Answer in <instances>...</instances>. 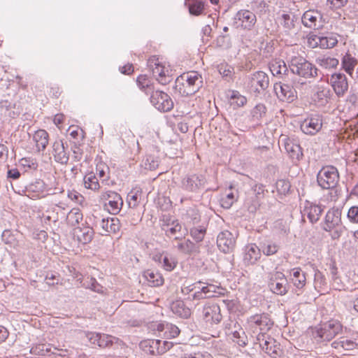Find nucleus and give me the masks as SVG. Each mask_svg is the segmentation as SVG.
Returning <instances> with one entry per match:
<instances>
[{"mask_svg":"<svg viewBox=\"0 0 358 358\" xmlns=\"http://www.w3.org/2000/svg\"><path fill=\"white\" fill-rule=\"evenodd\" d=\"M202 77L197 71L184 73L176 78V89L182 96L195 94L201 87Z\"/></svg>","mask_w":358,"mask_h":358,"instance_id":"1","label":"nucleus"},{"mask_svg":"<svg viewBox=\"0 0 358 358\" xmlns=\"http://www.w3.org/2000/svg\"><path fill=\"white\" fill-rule=\"evenodd\" d=\"M148 63L153 76L160 84L166 85L171 82L173 70L169 62L162 58L153 56L150 58Z\"/></svg>","mask_w":358,"mask_h":358,"instance_id":"2","label":"nucleus"},{"mask_svg":"<svg viewBox=\"0 0 358 358\" xmlns=\"http://www.w3.org/2000/svg\"><path fill=\"white\" fill-rule=\"evenodd\" d=\"M273 325V322L268 313H256L247 320V327L253 334H257V340L268 332Z\"/></svg>","mask_w":358,"mask_h":358,"instance_id":"3","label":"nucleus"},{"mask_svg":"<svg viewBox=\"0 0 358 358\" xmlns=\"http://www.w3.org/2000/svg\"><path fill=\"white\" fill-rule=\"evenodd\" d=\"M323 228L328 231L333 239H338L344 230L341 222V211L338 208H331L325 216Z\"/></svg>","mask_w":358,"mask_h":358,"instance_id":"4","label":"nucleus"},{"mask_svg":"<svg viewBox=\"0 0 358 358\" xmlns=\"http://www.w3.org/2000/svg\"><path fill=\"white\" fill-rule=\"evenodd\" d=\"M338 181V171L333 166H323L317 175V184L323 189H330L336 187Z\"/></svg>","mask_w":358,"mask_h":358,"instance_id":"5","label":"nucleus"},{"mask_svg":"<svg viewBox=\"0 0 358 358\" xmlns=\"http://www.w3.org/2000/svg\"><path fill=\"white\" fill-rule=\"evenodd\" d=\"M290 67L293 73L304 78L317 76V68L302 57H294L291 60Z\"/></svg>","mask_w":358,"mask_h":358,"instance_id":"6","label":"nucleus"},{"mask_svg":"<svg viewBox=\"0 0 358 358\" xmlns=\"http://www.w3.org/2000/svg\"><path fill=\"white\" fill-rule=\"evenodd\" d=\"M268 287L278 295H285L288 292L287 278L282 272L274 271L268 274Z\"/></svg>","mask_w":358,"mask_h":358,"instance_id":"7","label":"nucleus"},{"mask_svg":"<svg viewBox=\"0 0 358 358\" xmlns=\"http://www.w3.org/2000/svg\"><path fill=\"white\" fill-rule=\"evenodd\" d=\"M343 326L341 323L337 320H329L322 324L320 327L317 328L315 331L316 336L322 341H329L336 335L341 333Z\"/></svg>","mask_w":358,"mask_h":358,"instance_id":"8","label":"nucleus"},{"mask_svg":"<svg viewBox=\"0 0 358 358\" xmlns=\"http://www.w3.org/2000/svg\"><path fill=\"white\" fill-rule=\"evenodd\" d=\"M151 104L160 112H169L173 108V101L171 96L164 91L155 90L151 93Z\"/></svg>","mask_w":358,"mask_h":358,"instance_id":"9","label":"nucleus"},{"mask_svg":"<svg viewBox=\"0 0 358 358\" xmlns=\"http://www.w3.org/2000/svg\"><path fill=\"white\" fill-rule=\"evenodd\" d=\"M100 199L108 202L105 203L107 210L113 215H117L122 208L123 200L121 196L115 192L106 191L101 193Z\"/></svg>","mask_w":358,"mask_h":358,"instance_id":"10","label":"nucleus"},{"mask_svg":"<svg viewBox=\"0 0 358 358\" xmlns=\"http://www.w3.org/2000/svg\"><path fill=\"white\" fill-rule=\"evenodd\" d=\"M329 83L338 97L344 96L349 88L348 78L342 73H333Z\"/></svg>","mask_w":358,"mask_h":358,"instance_id":"11","label":"nucleus"},{"mask_svg":"<svg viewBox=\"0 0 358 358\" xmlns=\"http://www.w3.org/2000/svg\"><path fill=\"white\" fill-rule=\"evenodd\" d=\"M202 316L204 322L210 325L219 324L222 320L221 308L215 303H208L203 306Z\"/></svg>","mask_w":358,"mask_h":358,"instance_id":"12","label":"nucleus"},{"mask_svg":"<svg viewBox=\"0 0 358 358\" xmlns=\"http://www.w3.org/2000/svg\"><path fill=\"white\" fill-rule=\"evenodd\" d=\"M152 259L160 264L161 267L166 271L171 272L178 266V261L177 257L168 252H157L152 256Z\"/></svg>","mask_w":358,"mask_h":358,"instance_id":"13","label":"nucleus"},{"mask_svg":"<svg viewBox=\"0 0 358 358\" xmlns=\"http://www.w3.org/2000/svg\"><path fill=\"white\" fill-rule=\"evenodd\" d=\"M323 124L320 115H315L306 118L301 124V131L307 135L313 136L317 134Z\"/></svg>","mask_w":358,"mask_h":358,"instance_id":"14","label":"nucleus"},{"mask_svg":"<svg viewBox=\"0 0 358 358\" xmlns=\"http://www.w3.org/2000/svg\"><path fill=\"white\" fill-rule=\"evenodd\" d=\"M280 141L289 156L296 160H300L303 157V152L300 145L294 139L282 135Z\"/></svg>","mask_w":358,"mask_h":358,"instance_id":"15","label":"nucleus"},{"mask_svg":"<svg viewBox=\"0 0 358 358\" xmlns=\"http://www.w3.org/2000/svg\"><path fill=\"white\" fill-rule=\"evenodd\" d=\"M217 245L219 249L224 253H229L234 249L236 240L230 231H224L220 233L217 236Z\"/></svg>","mask_w":358,"mask_h":358,"instance_id":"16","label":"nucleus"},{"mask_svg":"<svg viewBox=\"0 0 358 358\" xmlns=\"http://www.w3.org/2000/svg\"><path fill=\"white\" fill-rule=\"evenodd\" d=\"M162 228L167 236L175 239H180L187 234V230L182 229V225L178 220H173L171 223L163 224Z\"/></svg>","mask_w":358,"mask_h":358,"instance_id":"17","label":"nucleus"},{"mask_svg":"<svg viewBox=\"0 0 358 358\" xmlns=\"http://www.w3.org/2000/svg\"><path fill=\"white\" fill-rule=\"evenodd\" d=\"M238 26L243 29L250 30L256 23V15L248 10L239 11L236 15Z\"/></svg>","mask_w":358,"mask_h":358,"instance_id":"18","label":"nucleus"},{"mask_svg":"<svg viewBox=\"0 0 358 358\" xmlns=\"http://www.w3.org/2000/svg\"><path fill=\"white\" fill-rule=\"evenodd\" d=\"M274 90L277 96L282 101L292 102L296 98L295 91L289 85L276 83Z\"/></svg>","mask_w":358,"mask_h":358,"instance_id":"19","label":"nucleus"},{"mask_svg":"<svg viewBox=\"0 0 358 358\" xmlns=\"http://www.w3.org/2000/svg\"><path fill=\"white\" fill-rule=\"evenodd\" d=\"M322 15L317 10H308L302 16L303 24L310 29H316L317 25L322 20Z\"/></svg>","mask_w":358,"mask_h":358,"instance_id":"20","label":"nucleus"},{"mask_svg":"<svg viewBox=\"0 0 358 358\" xmlns=\"http://www.w3.org/2000/svg\"><path fill=\"white\" fill-rule=\"evenodd\" d=\"M94 234V229L88 226L76 227L73 229L74 238L82 244L90 243L93 239Z\"/></svg>","mask_w":358,"mask_h":358,"instance_id":"21","label":"nucleus"},{"mask_svg":"<svg viewBox=\"0 0 358 358\" xmlns=\"http://www.w3.org/2000/svg\"><path fill=\"white\" fill-rule=\"evenodd\" d=\"M52 155L55 160L61 164H66L69 161V154L66 152L62 140L55 141L52 145Z\"/></svg>","mask_w":358,"mask_h":358,"instance_id":"22","label":"nucleus"},{"mask_svg":"<svg viewBox=\"0 0 358 358\" xmlns=\"http://www.w3.org/2000/svg\"><path fill=\"white\" fill-rule=\"evenodd\" d=\"M261 255V250L256 244L250 243L245 247L243 259L247 264H254Z\"/></svg>","mask_w":358,"mask_h":358,"instance_id":"23","label":"nucleus"},{"mask_svg":"<svg viewBox=\"0 0 358 358\" xmlns=\"http://www.w3.org/2000/svg\"><path fill=\"white\" fill-rule=\"evenodd\" d=\"M87 336L92 344L101 348H107L113 344V337L107 334L91 332Z\"/></svg>","mask_w":358,"mask_h":358,"instance_id":"24","label":"nucleus"},{"mask_svg":"<svg viewBox=\"0 0 358 358\" xmlns=\"http://www.w3.org/2000/svg\"><path fill=\"white\" fill-rule=\"evenodd\" d=\"M322 208L316 204L307 202L303 209V216H306L312 223L317 222L322 215Z\"/></svg>","mask_w":358,"mask_h":358,"instance_id":"25","label":"nucleus"},{"mask_svg":"<svg viewBox=\"0 0 358 358\" xmlns=\"http://www.w3.org/2000/svg\"><path fill=\"white\" fill-rule=\"evenodd\" d=\"M143 276L150 287H159L164 283V278L159 271L147 269L143 272Z\"/></svg>","mask_w":358,"mask_h":358,"instance_id":"26","label":"nucleus"},{"mask_svg":"<svg viewBox=\"0 0 358 358\" xmlns=\"http://www.w3.org/2000/svg\"><path fill=\"white\" fill-rule=\"evenodd\" d=\"M120 222L117 217L103 219L101 222L103 234H116L120 231Z\"/></svg>","mask_w":358,"mask_h":358,"instance_id":"27","label":"nucleus"},{"mask_svg":"<svg viewBox=\"0 0 358 358\" xmlns=\"http://www.w3.org/2000/svg\"><path fill=\"white\" fill-rule=\"evenodd\" d=\"M172 312L182 318H189L192 315V310L187 307L183 301L176 300L171 304Z\"/></svg>","mask_w":358,"mask_h":358,"instance_id":"28","label":"nucleus"},{"mask_svg":"<svg viewBox=\"0 0 358 358\" xmlns=\"http://www.w3.org/2000/svg\"><path fill=\"white\" fill-rule=\"evenodd\" d=\"M33 140L38 151H43L49 141L48 133L44 129H38L34 134Z\"/></svg>","mask_w":358,"mask_h":358,"instance_id":"29","label":"nucleus"},{"mask_svg":"<svg viewBox=\"0 0 358 358\" xmlns=\"http://www.w3.org/2000/svg\"><path fill=\"white\" fill-rule=\"evenodd\" d=\"M291 280L294 287L297 289H303L306 284V273L302 271L300 267L294 268L291 271Z\"/></svg>","mask_w":358,"mask_h":358,"instance_id":"30","label":"nucleus"},{"mask_svg":"<svg viewBox=\"0 0 358 358\" xmlns=\"http://www.w3.org/2000/svg\"><path fill=\"white\" fill-rule=\"evenodd\" d=\"M83 220V215L81 210L78 208H73L67 213L65 221L68 226L76 228Z\"/></svg>","mask_w":358,"mask_h":358,"instance_id":"31","label":"nucleus"},{"mask_svg":"<svg viewBox=\"0 0 358 358\" xmlns=\"http://www.w3.org/2000/svg\"><path fill=\"white\" fill-rule=\"evenodd\" d=\"M268 77L263 71L255 72L251 79V85L255 87L257 90L259 87L261 90H265L268 86Z\"/></svg>","mask_w":358,"mask_h":358,"instance_id":"32","label":"nucleus"},{"mask_svg":"<svg viewBox=\"0 0 358 358\" xmlns=\"http://www.w3.org/2000/svg\"><path fill=\"white\" fill-rule=\"evenodd\" d=\"M136 83L141 90L148 94L154 90V83L147 75H140L137 77Z\"/></svg>","mask_w":358,"mask_h":358,"instance_id":"33","label":"nucleus"},{"mask_svg":"<svg viewBox=\"0 0 358 358\" xmlns=\"http://www.w3.org/2000/svg\"><path fill=\"white\" fill-rule=\"evenodd\" d=\"M159 345L158 340L147 339L140 343V348L148 355H157V347Z\"/></svg>","mask_w":358,"mask_h":358,"instance_id":"34","label":"nucleus"},{"mask_svg":"<svg viewBox=\"0 0 358 358\" xmlns=\"http://www.w3.org/2000/svg\"><path fill=\"white\" fill-rule=\"evenodd\" d=\"M341 63L345 71L352 76L354 69L357 64V60L351 55L347 53L343 56Z\"/></svg>","mask_w":358,"mask_h":358,"instance_id":"35","label":"nucleus"},{"mask_svg":"<svg viewBox=\"0 0 358 358\" xmlns=\"http://www.w3.org/2000/svg\"><path fill=\"white\" fill-rule=\"evenodd\" d=\"M247 103V99L245 96L240 94L238 91H232L229 96V103L234 108L243 106Z\"/></svg>","mask_w":358,"mask_h":358,"instance_id":"36","label":"nucleus"},{"mask_svg":"<svg viewBox=\"0 0 358 358\" xmlns=\"http://www.w3.org/2000/svg\"><path fill=\"white\" fill-rule=\"evenodd\" d=\"M270 70L273 75L280 76L285 74L287 69L283 60L275 59L270 64Z\"/></svg>","mask_w":358,"mask_h":358,"instance_id":"37","label":"nucleus"},{"mask_svg":"<svg viewBox=\"0 0 358 358\" xmlns=\"http://www.w3.org/2000/svg\"><path fill=\"white\" fill-rule=\"evenodd\" d=\"M215 292V287L213 285H208L203 287L199 291L196 292L193 294V299L201 300L205 298L210 297Z\"/></svg>","mask_w":358,"mask_h":358,"instance_id":"38","label":"nucleus"},{"mask_svg":"<svg viewBox=\"0 0 358 358\" xmlns=\"http://www.w3.org/2000/svg\"><path fill=\"white\" fill-rule=\"evenodd\" d=\"M85 187L93 191H98L100 185L96 176L93 173L87 174L84 178Z\"/></svg>","mask_w":358,"mask_h":358,"instance_id":"39","label":"nucleus"},{"mask_svg":"<svg viewBox=\"0 0 358 358\" xmlns=\"http://www.w3.org/2000/svg\"><path fill=\"white\" fill-rule=\"evenodd\" d=\"M232 340L240 346H245L248 344L247 336L242 328L232 332Z\"/></svg>","mask_w":358,"mask_h":358,"instance_id":"40","label":"nucleus"},{"mask_svg":"<svg viewBox=\"0 0 358 358\" xmlns=\"http://www.w3.org/2000/svg\"><path fill=\"white\" fill-rule=\"evenodd\" d=\"M332 346L338 350L343 349L345 350H350L354 349L357 344L348 339H343L339 341H334L332 343Z\"/></svg>","mask_w":358,"mask_h":358,"instance_id":"41","label":"nucleus"},{"mask_svg":"<svg viewBox=\"0 0 358 358\" xmlns=\"http://www.w3.org/2000/svg\"><path fill=\"white\" fill-rule=\"evenodd\" d=\"M96 172L99 177L103 180L109 178L110 169L108 166L102 161L96 163Z\"/></svg>","mask_w":358,"mask_h":358,"instance_id":"42","label":"nucleus"},{"mask_svg":"<svg viewBox=\"0 0 358 358\" xmlns=\"http://www.w3.org/2000/svg\"><path fill=\"white\" fill-rule=\"evenodd\" d=\"M338 43V40L334 36L320 37V47L322 48H332Z\"/></svg>","mask_w":358,"mask_h":358,"instance_id":"43","label":"nucleus"},{"mask_svg":"<svg viewBox=\"0 0 358 358\" xmlns=\"http://www.w3.org/2000/svg\"><path fill=\"white\" fill-rule=\"evenodd\" d=\"M180 334L178 327L172 324H166V328L163 334V338L166 339L173 338Z\"/></svg>","mask_w":358,"mask_h":358,"instance_id":"44","label":"nucleus"},{"mask_svg":"<svg viewBox=\"0 0 358 358\" xmlns=\"http://www.w3.org/2000/svg\"><path fill=\"white\" fill-rule=\"evenodd\" d=\"M178 248L180 251L185 254H190L196 249L194 243L189 240H185L180 243Z\"/></svg>","mask_w":358,"mask_h":358,"instance_id":"45","label":"nucleus"},{"mask_svg":"<svg viewBox=\"0 0 358 358\" xmlns=\"http://www.w3.org/2000/svg\"><path fill=\"white\" fill-rule=\"evenodd\" d=\"M69 132L70 136L75 140L81 139L83 140L85 138V132L84 131L78 127V126H70L69 128Z\"/></svg>","mask_w":358,"mask_h":358,"instance_id":"46","label":"nucleus"},{"mask_svg":"<svg viewBox=\"0 0 358 358\" xmlns=\"http://www.w3.org/2000/svg\"><path fill=\"white\" fill-rule=\"evenodd\" d=\"M206 232V229L203 227H194L190 230V235L196 241L200 242L203 239Z\"/></svg>","mask_w":358,"mask_h":358,"instance_id":"47","label":"nucleus"},{"mask_svg":"<svg viewBox=\"0 0 358 358\" xmlns=\"http://www.w3.org/2000/svg\"><path fill=\"white\" fill-rule=\"evenodd\" d=\"M338 64V60L333 57H324L320 61V65L326 69L336 68Z\"/></svg>","mask_w":358,"mask_h":358,"instance_id":"48","label":"nucleus"},{"mask_svg":"<svg viewBox=\"0 0 358 358\" xmlns=\"http://www.w3.org/2000/svg\"><path fill=\"white\" fill-rule=\"evenodd\" d=\"M67 196L69 199H71L76 203L83 205L85 202L84 196L76 190L69 191Z\"/></svg>","mask_w":358,"mask_h":358,"instance_id":"49","label":"nucleus"},{"mask_svg":"<svg viewBox=\"0 0 358 358\" xmlns=\"http://www.w3.org/2000/svg\"><path fill=\"white\" fill-rule=\"evenodd\" d=\"M180 358H213L211 354L206 351H199L193 353H184Z\"/></svg>","mask_w":358,"mask_h":358,"instance_id":"50","label":"nucleus"},{"mask_svg":"<svg viewBox=\"0 0 358 358\" xmlns=\"http://www.w3.org/2000/svg\"><path fill=\"white\" fill-rule=\"evenodd\" d=\"M158 341L159 345H157L156 352L157 353V355L166 353L173 346V343L172 342L164 341L163 343H162L160 340H158Z\"/></svg>","mask_w":358,"mask_h":358,"instance_id":"51","label":"nucleus"},{"mask_svg":"<svg viewBox=\"0 0 358 358\" xmlns=\"http://www.w3.org/2000/svg\"><path fill=\"white\" fill-rule=\"evenodd\" d=\"M204 9V5L201 1H196L189 6V13L192 15H199Z\"/></svg>","mask_w":358,"mask_h":358,"instance_id":"52","label":"nucleus"},{"mask_svg":"<svg viewBox=\"0 0 358 358\" xmlns=\"http://www.w3.org/2000/svg\"><path fill=\"white\" fill-rule=\"evenodd\" d=\"M234 201V194L233 192H230L221 199V206L224 208H229Z\"/></svg>","mask_w":358,"mask_h":358,"instance_id":"53","label":"nucleus"},{"mask_svg":"<svg viewBox=\"0 0 358 358\" xmlns=\"http://www.w3.org/2000/svg\"><path fill=\"white\" fill-rule=\"evenodd\" d=\"M140 196L141 193H139L138 191L131 192L127 196L129 206L132 208L136 207L138 203Z\"/></svg>","mask_w":358,"mask_h":358,"instance_id":"54","label":"nucleus"},{"mask_svg":"<svg viewBox=\"0 0 358 358\" xmlns=\"http://www.w3.org/2000/svg\"><path fill=\"white\" fill-rule=\"evenodd\" d=\"M266 113V108L264 104H257L252 110V116L257 120L260 119Z\"/></svg>","mask_w":358,"mask_h":358,"instance_id":"55","label":"nucleus"},{"mask_svg":"<svg viewBox=\"0 0 358 358\" xmlns=\"http://www.w3.org/2000/svg\"><path fill=\"white\" fill-rule=\"evenodd\" d=\"M223 303L230 312H236L240 306V302L237 299H224Z\"/></svg>","mask_w":358,"mask_h":358,"instance_id":"56","label":"nucleus"},{"mask_svg":"<svg viewBox=\"0 0 358 358\" xmlns=\"http://www.w3.org/2000/svg\"><path fill=\"white\" fill-rule=\"evenodd\" d=\"M197 182H199V176L196 174H192L187 178L186 182L187 186L188 188H189L191 190H193L198 187V183Z\"/></svg>","mask_w":358,"mask_h":358,"instance_id":"57","label":"nucleus"},{"mask_svg":"<svg viewBox=\"0 0 358 358\" xmlns=\"http://www.w3.org/2000/svg\"><path fill=\"white\" fill-rule=\"evenodd\" d=\"M262 349L267 353L268 355L275 357L278 355L277 351L275 349V347L271 345L270 343L267 341H264V344H260Z\"/></svg>","mask_w":358,"mask_h":358,"instance_id":"58","label":"nucleus"},{"mask_svg":"<svg viewBox=\"0 0 358 358\" xmlns=\"http://www.w3.org/2000/svg\"><path fill=\"white\" fill-rule=\"evenodd\" d=\"M348 218L351 222L358 223V206H352L349 209Z\"/></svg>","mask_w":358,"mask_h":358,"instance_id":"59","label":"nucleus"},{"mask_svg":"<svg viewBox=\"0 0 358 358\" xmlns=\"http://www.w3.org/2000/svg\"><path fill=\"white\" fill-rule=\"evenodd\" d=\"M59 280V275L57 273H48L45 276L46 283L50 286L57 285Z\"/></svg>","mask_w":358,"mask_h":358,"instance_id":"60","label":"nucleus"},{"mask_svg":"<svg viewBox=\"0 0 358 358\" xmlns=\"http://www.w3.org/2000/svg\"><path fill=\"white\" fill-rule=\"evenodd\" d=\"M308 47L315 48L320 46V36L315 34H309L307 38Z\"/></svg>","mask_w":358,"mask_h":358,"instance_id":"61","label":"nucleus"},{"mask_svg":"<svg viewBox=\"0 0 358 358\" xmlns=\"http://www.w3.org/2000/svg\"><path fill=\"white\" fill-rule=\"evenodd\" d=\"M217 68L220 73L224 77L230 76L232 73L231 67L227 64H220Z\"/></svg>","mask_w":358,"mask_h":358,"instance_id":"62","label":"nucleus"},{"mask_svg":"<svg viewBox=\"0 0 358 358\" xmlns=\"http://www.w3.org/2000/svg\"><path fill=\"white\" fill-rule=\"evenodd\" d=\"M278 250V246L276 244H268L263 248V253L267 256L275 254Z\"/></svg>","mask_w":358,"mask_h":358,"instance_id":"63","label":"nucleus"},{"mask_svg":"<svg viewBox=\"0 0 358 358\" xmlns=\"http://www.w3.org/2000/svg\"><path fill=\"white\" fill-rule=\"evenodd\" d=\"M282 24L287 29H291L294 27V22L289 14H282L281 16Z\"/></svg>","mask_w":358,"mask_h":358,"instance_id":"64","label":"nucleus"}]
</instances>
